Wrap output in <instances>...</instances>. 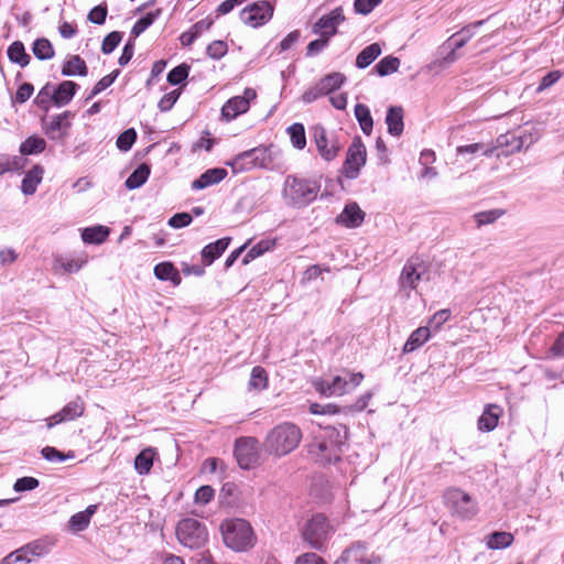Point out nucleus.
Wrapping results in <instances>:
<instances>
[{"instance_id":"obj_1","label":"nucleus","mask_w":564,"mask_h":564,"mask_svg":"<svg viewBox=\"0 0 564 564\" xmlns=\"http://www.w3.org/2000/svg\"><path fill=\"white\" fill-rule=\"evenodd\" d=\"M347 436L348 430L345 425L326 426L315 436L310 452L322 464L335 463L340 459Z\"/></svg>"},{"instance_id":"obj_2","label":"nucleus","mask_w":564,"mask_h":564,"mask_svg":"<svg viewBox=\"0 0 564 564\" xmlns=\"http://www.w3.org/2000/svg\"><path fill=\"white\" fill-rule=\"evenodd\" d=\"M301 440V429L294 423L283 422L268 432L263 447L269 455L283 457L296 449Z\"/></svg>"},{"instance_id":"obj_3","label":"nucleus","mask_w":564,"mask_h":564,"mask_svg":"<svg viewBox=\"0 0 564 564\" xmlns=\"http://www.w3.org/2000/svg\"><path fill=\"white\" fill-rule=\"evenodd\" d=\"M319 189V183L314 180L288 175L284 180L282 195L286 205L303 208L316 199Z\"/></svg>"},{"instance_id":"obj_4","label":"nucleus","mask_w":564,"mask_h":564,"mask_svg":"<svg viewBox=\"0 0 564 564\" xmlns=\"http://www.w3.org/2000/svg\"><path fill=\"white\" fill-rule=\"evenodd\" d=\"M224 543L237 552L252 547L256 536L250 523L243 519H229L221 523Z\"/></svg>"},{"instance_id":"obj_5","label":"nucleus","mask_w":564,"mask_h":564,"mask_svg":"<svg viewBox=\"0 0 564 564\" xmlns=\"http://www.w3.org/2000/svg\"><path fill=\"white\" fill-rule=\"evenodd\" d=\"M335 531V527L323 513H316L304 523L301 535L310 547L323 551Z\"/></svg>"},{"instance_id":"obj_6","label":"nucleus","mask_w":564,"mask_h":564,"mask_svg":"<svg viewBox=\"0 0 564 564\" xmlns=\"http://www.w3.org/2000/svg\"><path fill=\"white\" fill-rule=\"evenodd\" d=\"M364 380L361 372H347L336 376L332 381L319 379L314 382L315 390L325 397L343 395L357 388Z\"/></svg>"},{"instance_id":"obj_7","label":"nucleus","mask_w":564,"mask_h":564,"mask_svg":"<svg viewBox=\"0 0 564 564\" xmlns=\"http://www.w3.org/2000/svg\"><path fill=\"white\" fill-rule=\"evenodd\" d=\"M176 536L181 544L189 549L202 547L207 539L206 527L196 519L186 518L178 522L176 527Z\"/></svg>"},{"instance_id":"obj_8","label":"nucleus","mask_w":564,"mask_h":564,"mask_svg":"<svg viewBox=\"0 0 564 564\" xmlns=\"http://www.w3.org/2000/svg\"><path fill=\"white\" fill-rule=\"evenodd\" d=\"M234 455L240 468L251 469L260 463L259 442L252 436H241L235 442Z\"/></svg>"},{"instance_id":"obj_9","label":"nucleus","mask_w":564,"mask_h":564,"mask_svg":"<svg viewBox=\"0 0 564 564\" xmlns=\"http://www.w3.org/2000/svg\"><path fill=\"white\" fill-rule=\"evenodd\" d=\"M51 543L45 540L32 541L4 556L0 564H29L35 558L46 555Z\"/></svg>"},{"instance_id":"obj_10","label":"nucleus","mask_w":564,"mask_h":564,"mask_svg":"<svg viewBox=\"0 0 564 564\" xmlns=\"http://www.w3.org/2000/svg\"><path fill=\"white\" fill-rule=\"evenodd\" d=\"M443 498L445 505L463 519L471 518L477 511L471 497L459 488H448L445 490Z\"/></svg>"},{"instance_id":"obj_11","label":"nucleus","mask_w":564,"mask_h":564,"mask_svg":"<svg viewBox=\"0 0 564 564\" xmlns=\"http://www.w3.org/2000/svg\"><path fill=\"white\" fill-rule=\"evenodd\" d=\"M427 270L425 263L420 258H410L399 276V285L405 295L410 296V291L416 289L419 282L426 275Z\"/></svg>"},{"instance_id":"obj_12","label":"nucleus","mask_w":564,"mask_h":564,"mask_svg":"<svg viewBox=\"0 0 564 564\" xmlns=\"http://www.w3.org/2000/svg\"><path fill=\"white\" fill-rule=\"evenodd\" d=\"M367 151L359 137L355 138L347 150L346 160L343 165V173L347 178L358 177L360 169L366 164Z\"/></svg>"},{"instance_id":"obj_13","label":"nucleus","mask_w":564,"mask_h":564,"mask_svg":"<svg viewBox=\"0 0 564 564\" xmlns=\"http://www.w3.org/2000/svg\"><path fill=\"white\" fill-rule=\"evenodd\" d=\"M273 6L265 0L257 1L240 12L242 22L252 28L265 24L273 15Z\"/></svg>"},{"instance_id":"obj_14","label":"nucleus","mask_w":564,"mask_h":564,"mask_svg":"<svg viewBox=\"0 0 564 564\" xmlns=\"http://www.w3.org/2000/svg\"><path fill=\"white\" fill-rule=\"evenodd\" d=\"M245 159H251L253 169L268 167L271 162V151L269 148L260 147L238 154L230 163H228L235 172H243L250 170V165H242Z\"/></svg>"},{"instance_id":"obj_15","label":"nucleus","mask_w":564,"mask_h":564,"mask_svg":"<svg viewBox=\"0 0 564 564\" xmlns=\"http://www.w3.org/2000/svg\"><path fill=\"white\" fill-rule=\"evenodd\" d=\"M256 98V90L253 88H246L242 96H235L225 102L221 108V116L227 121L236 119L249 110L250 102Z\"/></svg>"},{"instance_id":"obj_16","label":"nucleus","mask_w":564,"mask_h":564,"mask_svg":"<svg viewBox=\"0 0 564 564\" xmlns=\"http://www.w3.org/2000/svg\"><path fill=\"white\" fill-rule=\"evenodd\" d=\"M69 111L53 116L50 120H42V129L50 140L63 142L68 133L72 123Z\"/></svg>"},{"instance_id":"obj_17","label":"nucleus","mask_w":564,"mask_h":564,"mask_svg":"<svg viewBox=\"0 0 564 564\" xmlns=\"http://www.w3.org/2000/svg\"><path fill=\"white\" fill-rule=\"evenodd\" d=\"M345 20L344 11L341 7H337L332 10L328 14H325L318 19L313 25V32L321 36L329 39L337 33V28Z\"/></svg>"},{"instance_id":"obj_18","label":"nucleus","mask_w":564,"mask_h":564,"mask_svg":"<svg viewBox=\"0 0 564 564\" xmlns=\"http://www.w3.org/2000/svg\"><path fill=\"white\" fill-rule=\"evenodd\" d=\"M85 405L84 402L77 398L73 401H69L61 411L56 412L52 416H50L46 422L47 429H52L53 426L73 421L77 417H80L84 414Z\"/></svg>"},{"instance_id":"obj_19","label":"nucleus","mask_w":564,"mask_h":564,"mask_svg":"<svg viewBox=\"0 0 564 564\" xmlns=\"http://www.w3.org/2000/svg\"><path fill=\"white\" fill-rule=\"evenodd\" d=\"M314 142L321 156L326 161H332L336 158L339 151V144L336 139H328L326 131L322 126L314 128Z\"/></svg>"},{"instance_id":"obj_20","label":"nucleus","mask_w":564,"mask_h":564,"mask_svg":"<svg viewBox=\"0 0 564 564\" xmlns=\"http://www.w3.org/2000/svg\"><path fill=\"white\" fill-rule=\"evenodd\" d=\"M340 560L344 562H355L356 564H381V557L375 554H366V544L356 542L350 547L346 549Z\"/></svg>"},{"instance_id":"obj_21","label":"nucleus","mask_w":564,"mask_h":564,"mask_svg":"<svg viewBox=\"0 0 564 564\" xmlns=\"http://www.w3.org/2000/svg\"><path fill=\"white\" fill-rule=\"evenodd\" d=\"M484 24V21H477L465 28L449 37V43L453 46L452 52L446 56L447 62H454L456 59L455 51L463 47L476 33V30Z\"/></svg>"},{"instance_id":"obj_22","label":"nucleus","mask_w":564,"mask_h":564,"mask_svg":"<svg viewBox=\"0 0 564 564\" xmlns=\"http://www.w3.org/2000/svg\"><path fill=\"white\" fill-rule=\"evenodd\" d=\"M527 138L524 135H517L514 133H505L500 134L495 143L490 144V148H495V151L498 149L506 148L505 151H502L503 155H509L516 152L521 151L525 143Z\"/></svg>"},{"instance_id":"obj_23","label":"nucleus","mask_w":564,"mask_h":564,"mask_svg":"<svg viewBox=\"0 0 564 564\" xmlns=\"http://www.w3.org/2000/svg\"><path fill=\"white\" fill-rule=\"evenodd\" d=\"M365 219V213L356 203H350L345 206L343 212L336 217V223L347 228L359 227Z\"/></svg>"},{"instance_id":"obj_24","label":"nucleus","mask_w":564,"mask_h":564,"mask_svg":"<svg viewBox=\"0 0 564 564\" xmlns=\"http://www.w3.org/2000/svg\"><path fill=\"white\" fill-rule=\"evenodd\" d=\"M502 409L498 404H487L482 414L478 419V430L481 432H491L498 425V421L502 415Z\"/></svg>"},{"instance_id":"obj_25","label":"nucleus","mask_w":564,"mask_h":564,"mask_svg":"<svg viewBox=\"0 0 564 564\" xmlns=\"http://www.w3.org/2000/svg\"><path fill=\"white\" fill-rule=\"evenodd\" d=\"M226 176H227V171L225 169H221V167L209 169L192 183V188L195 191L204 189L212 185L218 184Z\"/></svg>"},{"instance_id":"obj_26","label":"nucleus","mask_w":564,"mask_h":564,"mask_svg":"<svg viewBox=\"0 0 564 564\" xmlns=\"http://www.w3.org/2000/svg\"><path fill=\"white\" fill-rule=\"evenodd\" d=\"M431 338V329L429 326H421L414 329L405 344L403 345L402 352L411 354L421 348Z\"/></svg>"},{"instance_id":"obj_27","label":"nucleus","mask_w":564,"mask_h":564,"mask_svg":"<svg viewBox=\"0 0 564 564\" xmlns=\"http://www.w3.org/2000/svg\"><path fill=\"white\" fill-rule=\"evenodd\" d=\"M78 89V85L72 80L62 82L54 87V105L57 107L66 106L70 102Z\"/></svg>"},{"instance_id":"obj_28","label":"nucleus","mask_w":564,"mask_h":564,"mask_svg":"<svg viewBox=\"0 0 564 564\" xmlns=\"http://www.w3.org/2000/svg\"><path fill=\"white\" fill-rule=\"evenodd\" d=\"M229 242L230 238H221L205 246L202 250V260L204 264L210 265L216 259H218L228 248Z\"/></svg>"},{"instance_id":"obj_29","label":"nucleus","mask_w":564,"mask_h":564,"mask_svg":"<svg viewBox=\"0 0 564 564\" xmlns=\"http://www.w3.org/2000/svg\"><path fill=\"white\" fill-rule=\"evenodd\" d=\"M154 275L160 281H170L174 286H177L182 282L178 270L172 262L164 261L160 262L154 267Z\"/></svg>"},{"instance_id":"obj_30","label":"nucleus","mask_w":564,"mask_h":564,"mask_svg":"<svg viewBox=\"0 0 564 564\" xmlns=\"http://www.w3.org/2000/svg\"><path fill=\"white\" fill-rule=\"evenodd\" d=\"M388 132L393 137H400L403 132V109L399 106H392L388 109L386 116Z\"/></svg>"},{"instance_id":"obj_31","label":"nucleus","mask_w":564,"mask_h":564,"mask_svg":"<svg viewBox=\"0 0 564 564\" xmlns=\"http://www.w3.org/2000/svg\"><path fill=\"white\" fill-rule=\"evenodd\" d=\"M43 167L35 165L25 174L21 184V191L24 195H33L36 192L37 185L43 178Z\"/></svg>"},{"instance_id":"obj_32","label":"nucleus","mask_w":564,"mask_h":564,"mask_svg":"<svg viewBox=\"0 0 564 564\" xmlns=\"http://www.w3.org/2000/svg\"><path fill=\"white\" fill-rule=\"evenodd\" d=\"M97 506L90 505L84 511L77 512L70 517L68 528L73 532L84 531L90 523L93 514L96 512Z\"/></svg>"},{"instance_id":"obj_33","label":"nucleus","mask_w":564,"mask_h":564,"mask_svg":"<svg viewBox=\"0 0 564 564\" xmlns=\"http://www.w3.org/2000/svg\"><path fill=\"white\" fill-rule=\"evenodd\" d=\"M382 53V47L379 43H372L366 46L356 57V67L365 69L371 65Z\"/></svg>"},{"instance_id":"obj_34","label":"nucleus","mask_w":564,"mask_h":564,"mask_svg":"<svg viewBox=\"0 0 564 564\" xmlns=\"http://www.w3.org/2000/svg\"><path fill=\"white\" fill-rule=\"evenodd\" d=\"M109 234L108 227L97 225L85 228L82 232V239L85 243L100 245L107 240Z\"/></svg>"},{"instance_id":"obj_35","label":"nucleus","mask_w":564,"mask_h":564,"mask_svg":"<svg viewBox=\"0 0 564 564\" xmlns=\"http://www.w3.org/2000/svg\"><path fill=\"white\" fill-rule=\"evenodd\" d=\"M155 449L148 447L141 451L134 459V469L139 475H148L153 466Z\"/></svg>"},{"instance_id":"obj_36","label":"nucleus","mask_w":564,"mask_h":564,"mask_svg":"<svg viewBox=\"0 0 564 564\" xmlns=\"http://www.w3.org/2000/svg\"><path fill=\"white\" fill-rule=\"evenodd\" d=\"M346 80L347 78L343 73L334 72L321 78L318 84L324 95H330L335 90L339 89Z\"/></svg>"},{"instance_id":"obj_37","label":"nucleus","mask_w":564,"mask_h":564,"mask_svg":"<svg viewBox=\"0 0 564 564\" xmlns=\"http://www.w3.org/2000/svg\"><path fill=\"white\" fill-rule=\"evenodd\" d=\"M87 73V65L79 55H72L62 67V74L64 76H86Z\"/></svg>"},{"instance_id":"obj_38","label":"nucleus","mask_w":564,"mask_h":564,"mask_svg":"<svg viewBox=\"0 0 564 564\" xmlns=\"http://www.w3.org/2000/svg\"><path fill=\"white\" fill-rule=\"evenodd\" d=\"M150 166L145 163L140 164L126 180V187L128 189H135L141 187L150 175Z\"/></svg>"},{"instance_id":"obj_39","label":"nucleus","mask_w":564,"mask_h":564,"mask_svg":"<svg viewBox=\"0 0 564 564\" xmlns=\"http://www.w3.org/2000/svg\"><path fill=\"white\" fill-rule=\"evenodd\" d=\"M8 57L10 62L18 64L20 67H25L31 61V56L25 52L24 45L20 41L13 42L8 47Z\"/></svg>"},{"instance_id":"obj_40","label":"nucleus","mask_w":564,"mask_h":564,"mask_svg":"<svg viewBox=\"0 0 564 564\" xmlns=\"http://www.w3.org/2000/svg\"><path fill=\"white\" fill-rule=\"evenodd\" d=\"M355 117L360 126L361 131L369 135L373 128V120L369 107L364 104H357L355 106Z\"/></svg>"},{"instance_id":"obj_41","label":"nucleus","mask_w":564,"mask_h":564,"mask_svg":"<svg viewBox=\"0 0 564 564\" xmlns=\"http://www.w3.org/2000/svg\"><path fill=\"white\" fill-rule=\"evenodd\" d=\"M400 59L395 56L388 55L380 59L376 66L373 67V70L380 76L384 77L388 75H391L395 73L400 67Z\"/></svg>"},{"instance_id":"obj_42","label":"nucleus","mask_w":564,"mask_h":564,"mask_svg":"<svg viewBox=\"0 0 564 564\" xmlns=\"http://www.w3.org/2000/svg\"><path fill=\"white\" fill-rule=\"evenodd\" d=\"M45 148L46 142L43 138L32 135L21 143L20 152L23 155L39 154L42 153Z\"/></svg>"},{"instance_id":"obj_43","label":"nucleus","mask_w":564,"mask_h":564,"mask_svg":"<svg viewBox=\"0 0 564 564\" xmlns=\"http://www.w3.org/2000/svg\"><path fill=\"white\" fill-rule=\"evenodd\" d=\"M249 390L262 391L268 387V373L264 368L256 366L251 370Z\"/></svg>"},{"instance_id":"obj_44","label":"nucleus","mask_w":564,"mask_h":564,"mask_svg":"<svg viewBox=\"0 0 564 564\" xmlns=\"http://www.w3.org/2000/svg\"><path fill=\"white\" fill-rule=\"evenodd\" d=\"M162 9H156L154 11L148 12L144 17L140 18L133 25L131 30V34L134 37L141 35L149 26H151L154 21L161 15Z\"/></svg>"},{"instance_id":"obj_45","label":"nucleus","mask_w":564,"mask_h":564,"mask_svg":"<svg viewBox=\"0 0 564 564\" xmlns=\"http://www.w3.org/2000/svg\"><path fill=\"white\" fill-rule=\"evenodd\" d=\"M274 240L264 239L251 247L242 259L243 264H248L250 261L262 256L264 252L271 250L274 247Z\"/></svg>"},{"instance_id":"obj_46","label":"nucleus","mask_w":564,"mask_h":564,"mask_svg":"<svg viewBox=\"0 0 564 564\" xmlns=\"http://www.w3.org/2000/svg\"><path fill=\"white\" fill-rule=\"evenodd\" d=\"M513 541L509 532H494L487 536V546L491 550L508 547Z\"/></svg>"},{"instance_id":"obj_47","label":"nucleus","mask_w":564,"mask_h":564,"mask_svg":"<svg viewBox=\"0 0 564 564\" xmlns=\"http://www.w3.org/2000/svg\"><path fill=\"white\" fill-rule=\"evenodd\" d=\"M288 133L292 145L297 150H303L306 145L305 129L302 123L295 122L288 128Z\"/></svg>"},{"instance_id":"obj_48","label":"nucleus","mask_w":564,"mask_h":564,"mask_svg":"<svg viewBox=\"0 0 564 564\" xmlns=\"http://www.w3.org/2000/svg\"><path fill=\"white\" fill-rule=\"evenodd\" d=\"M33 54L41 61L51 59L54 56V48L47 39H37L33 43Z\"/></svg>"},{"instance_id":"obj_49","label":"nucleus","mask_w":564,"mask_h":564,"mask_svg":"<svg viewBox=\"0 0 564 564\" xmlns=\"http://www.w3.org/2000/svg\"><path fill=\"white\" fill-rule=\"evenodd\" d=\"M457 154L465 155V154H476L480 152L485 156H491L495 153V148H490L489 144L485 143H471L467 145H459L456 149Z\"/></svg>"},{"instance_id":"obj_50","label":"nucleus","mask_w":564,"mask_h":564,"mask_svg":"<svg viewBox=\"0 0 564 564\" xmlns=\"http://www.w3.org/2000/svg\"><path fill=\"white\" fill-rule=\"evenodd\" d=\"M119 74H120V70L115 69L113 72H111L110 74L104 76L100 80H98L96 83V85L94 86L93 90L90 91L88 99L94 98L95 96H97L98 94H100L101 91L107 89L109 86H111L113 84V82L117 79V77L119 76Z\"/></svg>"},{"instance_id":"obj_51","label":"nucleus","mask_w":564,"mask_h":564,"mask_svg":"<svg viewBox=\"0 0 564 564\" xmlns=\"http://www.w3.org/2000/svg\"><path fill=\"white\" fill-rule=\"evenodd\" d=\"M189 69L191 67L185 63L172 68L167 74V82L171 85H178L183 83L187 78Z\"/></svg>"},{"instance_id":"obj_52","label":"nucleus","mask_w":564,"mask_h":564,"mask_svg":"<svg viewBox=\"0 0 564 564\" xmlns=\"http://www.w3.org/2000/svg\"><path fill=\"white\" fill-rule=\"evenodd\" d=\"M228 52V45L225 41L216 40L208 44L206 54L212 59L218 61Z\"/></svg>"},{"instance_id":"obj_53","label":"nucleus","mask_w":564,"mask_h":564,"mask_svg":"<svg viewBox=\"0 0 564 564\" xmlns=\"http://www.w3.org/2000/svg\"><path fill=\"white\" fill-rule=\"evenodd\" d=\"M135 140L137 132L133 128H131L119 134L116 144L120 151L127 152L132 148Z\"/></svg>"},{"instance_id":"obj_54","label":"nucleus","mask_w":564,"mask_h":564,"mask_svg":"<svg viewBox=\"0 0 564 564\" xmlns=\"http://www.w3.org/2000/svg\"><path fill=\"white\" fill-rule=\"evenodd\" d=\"M53 101L54 102V86L51 84H46L43 86L39 94L36 95L34 102L44 109H47L48 104Z\"/></svg>"},{"instance_id":"obj_55","label":"nucleus","mask_w":564,"mask_h":564,"mask_svg":"<svg viewBox=\"0 0 564 564\" xmlns=\"http://www.w3.org/2000/svg\"><path fill=\"white\" fill-rule=\"evenodd\" d=\"M503 215L501 209H490L475 214V220L478 227L495 223Z\"/></svg>"},{"instance_id":"obj_56","label":"nucleus","mask_w":564,"mask_h":564,"mask_svg":"<svg viewBox=\"0 0 564 564\" xmlns=\"http://www.w3.org/2000/svg\"><path fill=\"white\" fill-rule=\"evenodd\" d=\"M121 42V33L118 31H112L102 41L101 51L104 54H110L115 51V48Z\"/></svg>"},{"instance_id":"obj_57","label":"nucleus","mask_w":564,"mask_h":564,"mask_svg":"<svg viewBox=\"0 0 564 564\" xmlns=\"http://www.w3.org/2000/svg\"><path fill=\"white\" fill-rule=\"evenodd\" d=\"M181 96L180 89H174L167 94H165L159 101L158 107L162 112L169 111L173 108L175 102Z\"/></svg>"},{"instance_id":"obj_58","label":"nucleus","mask_w":564,"mask_h":564,"mask_svg":"<svg viewBox=\"0 0 564 564\" xmlns=\"http://www.w3.org/2000/svg\"><path fill=\"white\" fill-rule=\"evenodd\" d=\"M59 267L67 273H75L79 271L86 263V259H67L61 258L57 260Z\"/></svg>"},{"instance_id":"obj_59","label":"nucleus","mask_w":564,"mask_h":564,"mask_svg":"<svg viewBox=\"0 0 564 564\" xmlns=\"http://www.w3.org/2000/svg\"><path fill=\"white\" fill-rule=\"evenodd\" d=\"M42 456L53 463H62L66 460L69 457H73V454L65 455L64 453L59 452L55 447L46 446L41 451Z\"/></svg>"},{"instance_id":"obj_60","label":"nucleus","mask_w":564,"mask_h":564,"mask_svg":"<svg viewBox=\"0 0 564 564\" xmlns=\"http://www.w3.org/2000/svg\"><path fill=\"white\" fill-rule=\"evenodd\" d=\"M108 9L106 4L94 7L88 13V20L95 24H104L107 18Z\"/></svg>"},{"instance_id":"obj_61","label":"nucleus","mask_w":564,"mask_h":564,"mask_svg":"<svg viewBox=\"0 0 564 564\" xmlns=\"http://www.w3.org/2000/svg\"><path fill=\"white\" fill-rule=\"evenodd\" d=\"M40 485L39 480L34 477H21L15 480L13 489L17 492L33 490Z\"/></svg>"},{"instance_id":"obj_62","label":"nucleus","mask_w":564,"mask_h":564,"mask_svg":"<svg viewBox=\"0 0 564 564\" xmlns=\"http://www.w3.org/2000/svg\"><path fill=\"white\" fill-rule=\"evenodd\" d=\"M381 2L382 0H355L354 9L357 13L367 15Z\"/></svg>"},{"instance_id":"obj_63","label":"nucleus","mask_w":564,"mask_h":564,"mask_svg":"<svg viewBox=\"0 0 564 564\" xmlns=\"http://www.w3.org/2000/svg\"><path fill=\"white\" fill-rule=\"evenodd\" d=\"M33 91H34V87L32 84H30V83L22 84L15 93L13 102L24 104L25 101H28L31 98Z\"/></svg>"},{"instance_id":"obj_64","label":"nucleus","mask_w":564,"mask_h":564,"mask_svg":"<svg viewBox=\"0 0 564 564\" xmlns=\"http://www.w3.org/2000/svg\"><path fill=\"white\" fill-rule=\"evenodd\" d=\"M294 564H327L326 561L314 552H306L301 555H299Z\"/></svg>"}]
</instances>
